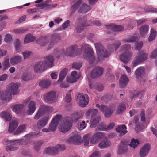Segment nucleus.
Wrapping results in <instances>:
<instances>
[{"mask_svg": "<svg viewBox=\"0 0 157 157\" xmlns=\"http://www.w3.org/2000/svg\"><path fill=\"white\" fill-rule=\"evenodd\" d=\"M0 117L6 122L11 120L12 116L10 112L5 111L0 113Z\"/></svg>", "mask_w": 157, "mask_h": 157, "instance_id": "nucleus-26", "label": "nucleus"}, {"mask_svg": "<svg viewBox=\"0 0 157 157\" xmlns=\"http://www.w3.org/2000/svg\"><path fill=\"white\" fill-rule=\"evenodd\" d=\"M144 94V93L143 92H139L138 91L135 90L131 93L130 98L132 100L133 98L137 97L139 94L141 95V98H142L143 97Z\"/></svg>", "mask_w": 157, "mask_h": 157, "instance_id": "nucleus-43", "label": "nucleus"}, {"mask_svg": "<svg viewBox=\"0 0 157 157\" xmlns=\"http://www.w3.org/2000/svg\"><path fill=\"white\" fill-rule=\"evenodd\" d=\"M62 117V115L60 114L57 115L52 120V121L58 124L60 121Z\"/></svg>", "mask_w": 157, "mask_h": 157, "instance_id": "nucleus-58", "label": "nucleus"}, {"mask_svg": "<svg viewBox=\"0 0 157 157\" xmlns=\"http://www.w3.org/2000/svg\"><path fill=\"white\" fill-rule=\"evenodd\" d=\"M20 84L18 83L11 82L7 86L6 89L12 95H16L19 93Z\"/></svg>", "mask_w": 157, "mask_h": 157, "instance_id": "nucleus-14", "label": "nucleus"}, {"mask_svg": "<svg viewBox=\"0 0 157 157\" xmlns=\"http://www.w3.org/2000/svg\"><path fill=\"white\" fill-rule=\"evenodd\" d=\"M97 112V110L96 109H90L86 112L85 115L87 118H93L96 115Z\"/></svg>", "mask_w": 157, "mask_h": 157, "instance_id": "nucleus-36", "label": "nucleus"}, {"mask_svg": "<svg viewBox=\"0 0 157 157\" xmlns=\"http://www.w3.org/2000/svg\"><path fill=\"white\" fill-rule=\"evenodd\" d=\"M100 120V118L99 117L92 118L90 121L91 128H94L98 126Z\"/></svg>", "mask_w": 157, "mask_h": 157, "instance_id": "nucleus-44", "label": "nucleus"}, {"mask_svg": "<svg viewBox=\"0 0 157 157\" xmlns=\"http://www.w3.org/2000/svg\"><path fill=\"white\" fill-rule=\"evenodd\" d=\"M82 2V0H78L74 3L71 8V12L72 13H73L74 12L77 10L81 5Z\"/></svg>", "mask_w": 157, "mask_h": 157, "instance_id": "nucleus-45", "label": "nucleus"}, {"mask_svg": "<svg viewBox=\"0 0 157 157\" xmlns=\"http://www.w3.org/2000/svg\"><path fill=\"white\" fill-rule=\"evenodd\" d=\"M148 58V55L147 53L141 51L139 52L135 57V59L132 62L133 67L139 65L141 63L146 60Z\"/></svg>", "mask_w": 157, "mask_h": 157, "instance_id": "nucleus-11", "label": "nucleus"}, {"mask_svg": "<svg viewBox=\"0 0 157 157\" xmlns=\"http://www.w3.org/2000/svg\"><path fill=\"white\" fill-rule=\"evenodd\" d=\"M67 71L68 69L67 68H64L60 71L59 75V78L56 82V84L59 83L63 81L66 76Z\"/></svg>", "mask_w": 157, "mask_h": 157, "instance_id": "nucleus-35", "label": "nucleus"}, {"mask_svg": "<svg viewBox=\"0 0 157 157\" xmlns=\"http://www.w3.org/2000/svg\"><path fill=\"white\" fill-rule=\"evenodd\" d=\"M81 48L84 51V58L89 62L90 64L93 65L98 63V61H96L95 60L93 50L89 44H82Z\"/></svg>", "mask_w": 157, "mask_h": 157, "instance_id": "nucleus-5", "label": "nucleus"}, {"mask_svg": "<svg viewBox=\"0 0 157 157\" xmlns=\"http://www.w3.org/2000/svg\"><path fill=\"white\" fill-rule=\"evenodd\" d=\"M91 9V7L86 3H83L79 7L78 12L81 13H87Z\"/></svg>", "mask_w": 157, "mask_h": 157, "instance_id": "nucleus-33", "label": "nucleus"}, {"mask_svg": "<svg viewBox=\"0 0 157 157\" xmlns=\"http://www.w3.org/2000/svg\"><path fill=\"white\" fill-rule=\"evenodd\" d=\"M72 91V90H69L68 93L66 95L65 98V101L67 102H70L71 101V93Z\"/></svg>", "mask_w": 157, "mask_h": 157, "instance_id": "nucleus-61", "label": "nucleus"}, {"mask_svg": "<svg viewBox=\"0 0 157 157\" xmlns=\"http://www.w3.org/2000/svg\"><path fill=\"white\" fill-rule=\"evenodd\" d=\"M114 124L113 123H110L107 126L104 124H101L99 125L98 128L99 130L105 131L114 128Z\"/></svg>", "mask_w": 157, "mask_h": 157, "instance_id": "nucleus-31", "label": "nucleus"}, {"mask_svg": "<svg viewBox=\"0 0 157 157\" xmlns=\"http://www.w3.org/2000/svg\"><path fill=\"white\" fill-rule=\"evenodd\" d=\"M18 123L17 120H12L10 123L8 131L12 132L14 131L18 126Z\"/></svg>", "mask_w": 157, "mask_h": 157, "instance_id": "nucleus-32", "label": "nucleus"}, {"mask_svg": "<svg viewBox=\"0 0 157 157\" xmlns=\"http://www.w3.org/2000/svg\"><path fill=\"white\" fill-rule=\"evenodd\" d=\"M42 135L41 132L36 133L35 132H32L25 136L24 137L25 140L24 139H17L15 140H9L7 139H4L2 141L3 144L6 145L10 143L12 145H18L21 144H26L28 143L27 141H29L30 138L35 136H41Z\"/></svg>", "mask_w": 157, "mask_h": 157, "instance_id": "nucleus-3", "label": "nucleus"}, {"mask_svg": "<svg viewBox=\"0 0 157 157\" xmlns=\"http://www.w3.org/2000/svg\"><path fill=\"white\" fill-rule=\"evenodd\" d=\"M157 34V32L153 28L151 29V33L148 38V41L150 42L152 41L156 37Z\"/></svg>", "mask_w": 157, "mask_h": 157, "instance_id": "nucleus-46", "label": "nucleus"}, {"mask_svg": "<svg viewBox=\"0 0 157 157\" xmlns=\"http://www.w3.org/2000/svg\"><path fill=\"white\" fill-rule=\"evenodd\" d=\"M127 150V145L125 144H121L118 149L117 151L118 154H120L126 151Z\"/></svg>", "mask_w": 157, "mask_h": 157, "instance_id": "nucleus-48", "label": "nucleus"}, {"mask_svg": "<svg viewBox=\"0 0 157 157\" xmlns=\"http://www.w3.org/2000/svg\"><path fill=\"white\" fill-rule=\"evenodd\" d=\"M24 107V104H16L12 106L11 107L13 111L16 114L20 113Z\"/></svg>", "mask_w": 157, "mask_h": 157, "instance_id": "nucleus-34", "label": "nucleus"}, {"mask_svg": "<svg viewBox=\"0 0 157 157\" xmlns=\"http://www.w3.org/2000/svg\"><path fill=\"white\" fill-rule=\"evenodd\" d=\"M111 144V142L107 140L101 141L99 144V147L101 149H104L109 147Z\"/></svg>", "mask_w": 157, "mask_h": 157, "instance_id": "nucleus-39", "label": "nucleus"}, {"mask_svg": "<svg viewBox=\"0 0 157 157\" xmlns=\"http://www.w3.org/2000/svg\"><path fill=\"white\" fill-rule=\"evenodd\" d=\"M129 82V79L125 75H122L120 79V86L121 88L124 87Z\"/></svg>", "mask_w": 157, "mask_h": 157, "instance_id": "nucleus-29", "label": "nucleus"}, {"mask_svg": "<svg viewBox=\"0 0 157 157\" xmlns=\"http://www.w3.org/2000/svg\"><path fill=\"white\" fill-rule=\"evenodd\" d=\"M21 45L20 40L18 39H16L15 41V48L17 53H19L21 52Z\"/></svg>", "mask_w": 157, "mask_h": 157, "instance_id": "nucleus-52", "label": "nucleus"}, {"mask_svg": "<svg viewBox=\"0 0 157 157\" xmlns=\"http://www.w3.org/2000/svg\"><path fill=\"white\" fill-rule=\"evenodd\" d=\"M126 127L124 125L119 126L116 129V131L119 132L121 135H123L126 134L127 132L126 130Z\"/></svg>", "mask_w": 157, "mask_h": 157, "instance_id": "nucleus-38", "label": "nucleus"}, {"mask_svg": "<svg viewBox=\"0 0 157 157\" xmlns=\"http://www.w3.org/2000/svg\"><path fill=\"white\" fill-rule=\"evenodd\" d=\"M149 29V26L147 25H142L139 29L141 36L144 37L146 36L147 35Z\"/></svg>", "mask_w": 157, "mask_h": 157, "instance_id": "nucleus-25", "label": "nucleus"}, {"mask_svg": "<svg viewBox=\"0 0 157 157\" xmlns=\"http://www.w3.org/2000/svg\"><path fill=\"white\" fill-rule=\"evenodd\" d=\"M26 31V29L23 28H18L13 30V32L16 33L21 34L24 33Z\"/></svg>", "mask_w": 157, "mask_h": 157, "instance_id": "nucleus-59", "label": "nucleus"}, {"mask_svg": "<svg viewBox=\"0 0 157 157\" xmlns=\"http://www.w3.org/2000/svg\"><path fill=\"white\" fill-rule=\"evenodd\" d=\"M84 114L83 112L80 111L75 113L71 116L72 122L77 121L79 119L82 118Z\"/></svg>", "mask_w": 157, "mask_h": 157, "instance_id": "nucleus-28", "label": "nucleus"}, {"mask_svg": "<svg viewBox=\"0 0 157 157\" xmlns=\"http://www.w3.org/2000/svg\"><path fill=\"white\" fill-rule=\"evenodd\" d=\"M57 125L58 124L51 121L49 125V130L50 132L55 131L57 128Z\"/></svg>", "mask_w": 157, "mask_h": 157, "instance_id": "nucleus-55", "label": "nucleus"}, {"mask_svg": "<svg viewBox=\"0 0 157 157\" xmlns=\"http://www.w3.org/2000/svg\"><path fill=\"white\" fill-rule=\"evenodd\" d=\"M27 125L26 124H22L19 126L17 130L14 133L15 135H18L24 131L27 128Z\"/></svg>", "mask_w": 157, "mask_h": 157, "instance_id": "nucleus-41", "label": "nucleus"}, {"mask_svg": "<svg viewBox=\"0 0 157 157\" xmlns=\"http://www.w3.org/2000/svg\"><path fill=\"white\" fill-rule=\"evenodd\" d=\"M151 148V145L149 144H145L141 148L139 155L140 157H145L148 153Z\"/></svg>", "mask_w": 157, "mask_h": 157, "instance_id": "nucleus-20", "label": "nucleus"}, {"mask_svg": "<svg viewBox=\"0 0 157 157\" xmlns=\"http://www.w3.org/2000/svg\"><path fill=\"white\" fill-rule=\"evenodd\" d=\"M55 151V150L54 147H48L46 148L45 149L44 151V152L50 155H55L56 154Z\"/></svg>", "mask_w": 157, "mask_h": 157, "instance_id": "nucleus-53", "label": "nucleus"}, {"mask_svg": "<svg viewBox=\"0 0 157 157\" xmlns=\"http://www.w3.org/2000/svg\"><path fill=\"white\" fill-rule=\"evenodd\" d=\"M66 142L70 144H80L82 141L79 133L75 131L72 133L71 136L67 139Z\"/></svg>", "mask_w": 157, "mask_h": 157, "instance_id": "nucleus-9", "label": "nucleus"}, {"mask_svg": "<svg viewBox=\"0 0 157 157\" xmlns=\"http://www.w3.org/2000/svg\"><path fill=\"white\" fill-rule=\"evenodd\" d=\"M145 73L144 68L143 67H139L135 71V75L137 79L141 78Z\"/></svg>", "mask_w": 157, "mask_h": 157, "instance_id": "nucleus-22", "label": "nucleus"}, {"mask_svg": "<svg viewBox=\"0 0 157 157\" xmlns=\"http://www.w3.org/2000/svg\"><path fill=\"white\" fill-rule=\"evenodd\" d=\"M136 39V37L135 36H129L123 40L124 43L132 42H134Z\"/></svg>", "mask_w": 157, "mask_h": 157, "instance_id": "nucleus-47", "label": "nucleus"}, {"mask_svg": "<svg viewBox=\"0 0 157 157\" xmlns=\"http://www.w3.org/2000/svg\"><path fill=\"white\" fill-rule=\"evenodd\" d=\"M77 80L76 78L71 76L68 77L67 78V81L68 83H73L76 82Z\"/></svg>", "mask_w": 157, "mask_h": 157, "instance_id": "nucleus-62", "label": "nucleus"}, {"mask_svg": "<svg viewBox=\"0 0 157 157\" xmlns=\"http://www.w3.org/2000/svg\"><path fill=\"white\" fill-rule=\"evenodd\" d=\"M11 95L6 89L0 94V99L2 100L8 101L11 99Z\"/></svg>", "mask_w": 157, "mask_h": 157, "instance_id": "nucleus-23", "label": "nucleus"}, {"mask_svg": "<svg viewBox=\"0 0 157 157\" xmlns=\"http://www.w3.org/2000/svg\"><path fill=\"white\" fill-rule=\"evenodd\" d=\"M50 117L49 115H46L40 119L37 122V126L39 129L45 127L48 124Z\"/></svg>", "mask_w": 157, "mask_h": 157, "instance_id": "nucleus-18", "label": "nucleus"}, {"mask_svg": "<svg viewBox=\"0 0 157 157\" xmlns=\"http://www.w3.org/2000/svg\"><path fill=\"white\" fill-rule=\"evenodd\" d=\"M72 119L71 117L67 116L63 119L59 126V131L63 133H65L68 131L72 126Z\"/></svg>", "mask_w": 157, "mask_h": 157, "instance_id": "nucleus-7", "label": "nucleus"}, {"mask_svg": "<svg viewBox=\"0 0 157 157\" xmlns=\"http://www.w3.org/2000/svg\"><path fill=\"white\" fill-rule=\"evenodd\" d=\"M10 63L9 62L8 58H6L2 62V65L0 63V69L3 70H6L10 66Z\"/></svg>", "mask_w": 157, "mask_h": 157, "instance_id": "nucleus-37", "label": "nucleus"}, {"mask_svg": "<svg viewBox=\"0 0 157 157\" xmlns=\"http://www.w3.org/2000/svg\"><path fill=\"white\" fill-rule=\"evenodd\" d=\"M54 147L56 154L58 153L59 150H63L66 149L65 145L63 144H57Z\"/></svg>", "mask_w": 157, "mask_h": 157, "instance_id": "nucleus-49", "label": "nucleus"}, {"mask_svg": "<svg viewBox=\"0 0 157 157\" xmlns=\"http://www.w3.org/2000/svg\"><path fill=\"white\" fill-rule=\"evenodd\" d=\"M54 62V56L52 54H49L44 59L43 62L36 64L34 66V70L35 72H41L45 70V67H52L53 66Z\"/></svg>", "mask_w": 157, "mask_h": 157, "instance_id": "nucleus-4", "label": "nucleus"}, {"mask_svg": "<svg viewBox=\"0 0 157 157\" xmlns=\"http://www.w3.org/2000/svg\"><path fill=\"white\" fill-rule=\"evenodd\" d=\"M147 21V19L146 18H143L138 20L135 21H133L129 23L128 24L129 28L130 29H132L133 28L134 26L132 25L133 24H134L135 22L136 21L137 23V25H140L142 24H143L146 22Z\"/></svg>", "mask_w": 157, "mask_h": 157, "instance_id": "nucleus-40", "label": "nucleus"}, {"mask_svg": "<svg viewBox=\"0 0 157 157\" xmlns=\"http://www.w3.org/2000/svg\"><path fill=\"white\" fill-rule=\"evenodd\" d=\"M53 111V108L52 107L44 105H41L40 106L34 117V119L37 120L44 114L46 113H52Z\"/></svg>", "mask_w": 157, "mask_h": 157, "instance_id": "nucleus-8", "label": "nucleus"}, {"mask_svg": "<svg viewBox=\"0 0 157 157\" xmlns=\"http://www.w3.org/2000/svg\"><path fill=\"white\" fill-rule=\"evenodd\" d=\"M103 72V69L99 67H96L93 70L90 75L88 76V80L89 82V86L90 88H93L91 82V79L99 77L102 75Z\"/></svg>", "mask_w": 157, "mask_h": 157, "instance_id": "nucleus-10", "label": "nucleus"}, {"mask_svg": "<svg viewBox=\"0 0 157 157\" xmlns=\"http://www.w3.org/2000/svg\"><path fill=\"white\" fill-rule=\"evenodd\" d=\"M94 46L96 49V53L98 55V61H101L103 58H107L110 56L111 53L117 50L121 45L119 41H116L113 45H109L108 48L109 51L105 49L101 43H95Z\"/></svg>", "mask_w": 157, "mask_h": 157, "instance_id": "nucleus-1", "label": "nucleus"}, {"mask_svg": "<svg viewBox=\"0 0 157 157\" xmlns=\"http://www.w3.org/2000/svg\"><path fill=\"white\" fill-rule=\"evenodd\" d=\"M141 121L143 122H145L146 121L145 111L144 109H142L140 111Z\"/></svg>", "mask_w": 157, "mask_h": 157, "instance_id": "nucleus-63", "label": "nucleus"}, {"mask_svg": "<svg viewBox=\"0 0 157 157\" xmlns=\"http://www.w3.org/2000/svg\"><path fill=\"white\" fill-rule=\"evenodd\" d=\"M97 107L99 108L100 110L104 114L105 117L108 118L113 112V109L110 107H108L106 105H101L100 106L98 104L96 105Z\"/></svg>", "mask_w": 157, "mask_h": 157, "instance_id": "nucleus-16", "label": "nucleus"}, {"mask_svg": "<svg viewBox=\"0 0 157 157\" xmlns=\"http://www.w3.org/2000/svg\"><path fill=\"white\" fill-rule=\"evenodd\" d=\"M95 25L97 26H100L101 25V23L99 21H91L89 22V23H83L80 26L78 27L77 28V30L78 32L80 33L83 29V27L89 26H92L93 25Z\"/></svg>", "mask_w": 157, "mask_h": 157, "instance_id": "nucleus-19", "label": "nucleus"}, {"mask_svg": "<svg viewBox=\"0 0 157 157\" xmlns=\"http://www.w3.org/2000/svg\"><path fill=\"white\" fill-rule=\"evenodd\" d=\"M106 26L108 29L114 31H121L124 29V27L122 26L116 25L114 24H110L106 25Z\"/></svg>", "mask_w": 157, "mask_h": 157, "instance_id": "nucleus-30", "label": "nucleus"}, {"mask_svg": "<svg viewBox=\"0 0 157 157\" xmlns=\"http://www.w3.org/2000/svg\"><path fill=\"white\" fill-rule=\"evenodd\" d=\"M126 109L125 105L124 104H121L117 108L116 112L117 113L120 114Z\"/></svg>", "mask_w": 157, "mask_h": 157, "instance_id": "nucleus-54", "label": "nucleus"}, {"mask_svg": "<svg viewBox=\"0 0 157 157\" xmlns=\"http://www.w3.org/2000/svg\"><path fill=\"white\" fill-rule=\"evenodd\" d=\"M105 135L101 132L96 133L94 134L90 140V144H94L98 143L101 139L104 138Z\"/></svg>", "mask_w": 157, "mask_h": 157, "instance_id": "nucleus-17", "label": "nucleus"}, {"mask_svg": "<svg viewBox=\"0 0 157 157\" xmlns=\"http://www.w3.org/2000/svg\"><path fill=\"white\" fill-rule=\"evenodd\" d=\"M36 102L33 101H30L28 105V110L27 112L28 115H32L36 109Z\"/></svg>", "mask_w": 157, "mask_h": 157, "instance_id": "nucleus-21", "label": "nucleus"}, {"mask_svg": "<svg viewBox=\"0 0 157 157\" xmlns=\"http://www.w3.org/2000/svg\"><path fill=\"white\" fill-rule=\"evenodd\" d=\"M77 100L79 105L81 107H84L89 103V97L86 94L80 93L77 96Z\"/></svg>", "mask_w": 157, "mask_h": 157, "instance_id": "nucleus-13", "label": "nucleus"}, {"mask_svg": "<svg viewBox=\"0 0 157 157\" xmlns=\"http://www.w3.org/2000/svg\"><path fill=\"white\" fill-rule=\"evenodd\" d=\"M90 137V134H87L84 136L83 140L82 141L84 143L85 145L87 146L89 145L91 139Z\"/></svg>", "mask_w": 157, "mask_h": 157, "instance_id": "nucleus-51", "label": "nucleus"}, {"mask_svg": "<svg viewBox=\"0 0 157 157\" xmlns=\"http://www.w3.org/2000/svg\"><path fill=\"white\" fill-rule=\"evenodd\" d=\"M22 78L23 80L25 81H27L31 79V76L28 72H25L22 76Z\"/></svg>", "mask_w": 157, "mask_h": 157, "instance_id": "nucleus-56", "label": "nucleus"}, {"mask_svg": "<svg viewBox=\"0 0 157 157\" xmlns=\"http://www.w3.org/2000/svg\"><path fill=\"white\" fill-rule=\"evenodd\" d=\"M48 37L46 36L40 37L37 41V43L41 46H47L48 50H50L53 47L54 42L53 41L49 42Z\"/></svg>", "mask_w": 157, "mask_h": 157, "instance_id": "nucleus-12", "label": "nucleus"}, {"mask_svg": "<svg viewBox=\"0 0 157 157\" xmlns=\"http://www.w3.org/2000/svg\"><path fill=\"white\" fill-rule=\"evenodd\" d=\"M12 40V35L9 34H7L5 35L4 41L7 43H10Z\"/></svg>", "mask_w": 157, "mask_h": 157, "instance_id": "nucleus-60", "label": "nucleus"}, {"mask_svg": "<svg viewBox=\"0 0 157 157\" xmlns=\"http://www.w3.org/2000/svg\"><path fill=\"white\" fill-rule=\"evenodd\" d=\"M56 94L53 91H51L45 94L43 97L44 101L47 103H52L56 101Z\"/></svg>", "mask_w": 157, "mask_h": 157, "instance_id": "nucleus-15", "label": "nucleus"}, {"mask_svg": "<svg viewBox=\"0 0 157 157\" xmlns=\"http://www.w3.org/2000/svg\"><path fill=\"white\" fill-rule=\"evenodd\" d=\"M131 48V45L128 44L122 45L120 48V52H123L124 53L120 55V58L124 63H127L132 56V54L129 52Z\"/></svg>", "mask_w": 157, "mask_h": 157, "instance_id": "nucleus-6", "label": "nucleus"}, {"mask_svg": "<svg viewBox=\"0 0 157 157\" xmlns=\"http://www.w3.org/2000/svg\"><path fill=\"white\" fill-rule=\"evenodd\" d=\"M22 59V57L21 56L16 55L10 58V61L12 65H15L21 62Z\"/></svg>", "mask_w": 157, "mask_h": 157, "instance_id": "nucleus-27", "label": "nucleus"}, {"mask_svg": "<svg viewBox=\"0 0 157 157\" xmlns=\"http://www.w3.org/2000/svg\"><path fill=\"white\" fill-rule=\"evenodd\" d=\"M18 148L16 147L13 146L11 145L7 146L6 147L7 151H14L18 149Z\"/></svg>", "mask_w": 157, "mask_h": 157, "instance_id": "nucleus-64", "label": "nucleus"}, {"mask_svg": "<svg viewBox=\"0 0 157 157\" xmlns=\"http://www.w3.org/2000/svg\"><path fill=\"white\" fill-rule=\"evenodd\" d=\"M35 38L31 34H27L24 39V43L25 44L28 43L33 41Z\"/></svg>", "mask_w": 157, "mask_h": 157, "instance_id": "nucleus-42", "label": "nucleus"}, {"mask_svg": "<svg viewBox=\"0 0 157 157\" xmlns=\"http://www.w3.org/2000/svg\"><path fill=\"white\" fill-rule=\"evenodd\" d=\"M51 83V82L50 79H44L40 81L39 85L42 89H47L50 86Z\"/></svg>", "mask_w": 157, "mask_h": 157, "instance_id": "nucleus-24", "label": "nucleus"}, {"mask_svg": "<svg viewBox=\"0 0 157 157\" xmlns=\"http://www.w3.org/2000/svg\"><path fill=\"white\" fill-rule=\"evenodd\" d=\"M139 141L137 139H135L134 138L132 139L131 140L130 144H129L131 147L135 149V147L137 146L138 145L140 144Z\"/></svg>", "mask_w": 157, "mask_h": 157, "instance_id": "nucleus-50", "label": "nucleus"}, {"mask_svg": "<svg viewBox=\"0 0 157 157\" xmlns=\"http://www.w3.org/2000/svg\"><path fill=\"white\" fill-rule=\"evenodd\" d=\"M78 49L77 45H72L68 47L65 51L63 49H55L52 54L54 56L57 58L61 55L74 56L78 54Z\"/></svg>", "mask_w": 157, "mask_h": 157, "instance_id": "nucleus-2", "label": "nucleus"}, {"mask_svg": "<svg viewBox=\"0 0 157 157\" xmlns=\"http://www.w3.org/2000/svg\"><path fill=\"white\" fill-rule=\"evenodd\" d=\"M86 126L87 124H86V122L83 121L80 123L78 124L77 127L79 130H82L84 129L86 127Z\"/></svg>", "mask_w": 157, "mask_h": 157, "instance_id": "nucleus-57", "label": "nucleus"}]
</instances>
